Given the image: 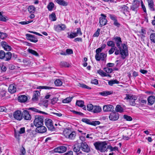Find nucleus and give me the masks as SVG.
I'll return each instance as SVG.
<instances>
[{
    "label": "nucleus",
    "instance_id": "obj_1",
    "mask_svg": "<svg viewBox=\"0 0 155 155\" xmlns=\"http://www.w3.org/2000/svg\"><path fill=\"white\" fill-rule=\"evenodd\" d=\"M113 40L114 41L117 47L120 50V54L123 59L125 58L127 55V48L125 44H122L121 38L118 36L114 38Z\"/></svg>",
    "mask_w": 155,
    "mask_h": 155
},
{
    "label": "nucleus",
    "instance_id": "obj_2",
    "mask_svg": "<svg viewBox=\"0 0 155 155\" xmlns=\"http://www.w3.org/2000/svg\"><path fill=\"white\" fill-rule=\"evenodd\" d=\"M94 145L96 150H100L101 152H104L107 149V144L105 141L96 142L94 143Z\"/></svg>",
    "mask_w": 155,
    "mask_h": 155
},
{
    "label": "nucleus",
    "instance_id": "obj_3",
    "mask_svg": "<svg viewBox=\"0 0 155 155\" xmlns=\"http://www.w3.org/2000/svg\"><path fill=\"white\" fill-rule=\"evenodd\" d=\"M137 99V97L136 96L128 94H126V97L124 98L125 100H129L130 104L132 106L135 105V101Z\"/></svg>",
    "mask_w": 155,
    "mask_h": 155
},
{
    "label": "nucleus",
    "instance_id": "obj_4",
    "mask_svg": "<svg viewBox=\"0 0 155 155\" xmlns=\"http://www.w3.org/2000/svg\"><path fill=\"white\" fill-rule=\"evenodd\" d=\"M44 119V117L42 116H35L34 121V124L35 126L43 125Z\"/></svg>",
    "mask_w": 155,
    "mask_h": 155
},
{
    "label": "nucleus",
    "instance_id": "obj_5",
    "mask_svg": "<svg viewBox=\"0 0 155 155\" xmlns=\"http://www.w3.org/2000/svg\"><path fill=\"white\" fill-rule=\"evenodd\" d=\"M81 121L87 124L94 126L99 125L100 124V122L99 121L91 120L87 118H83L82 119Z\"/></svg>",
    "mask_w": 155,
    "mask_h": 155
},
{
    "label": "nucleus",
    "instance_id": "obj_6",
    "mask_svg": "<svg viewBox=\"0 0 155 155\" xmlns=\"http://www.w3.org/2000/svg\"><path fill=\"white\" fill-rule=\"evenodd\" d=\"M80 146L81 150L86 153H88L90 151L89 147L85 142L83 141L80 143Z\"/></svg>",
    "mask_w": 155,
    "mask_h": 155
},
{
    "label": "nucleus",
    "instance_id": "obj_7",
    "mask_svg": "<svg viewBox=\"0 0 155 155\" xmlns=\"http://www.w3.org/2000/svg\"><path fill=\"white\" fill-rule=\"evenodd\" d=\"M45 123L46 126L49 130H54V128L53 125L52 121L51 119H45Z\"/></svg>",
    "mask_w": 155,
    "mask_h": 155
},
{
    "label": "nucleus",
    "instance_id": "obj_8",
    "mask_svg": "<svg viewBox=\"0 0 155 155\" xmlns=\"http://www.w3.org/2000/svg\"><path fill=\"white\" fill-rule=\"evenodd\" d=\"M66 28V25L64 24H60L54 25V30L57 32L64 30Z\"/></svg>",
    "mask_w": 155,
    "mask_h": 155
},
{
    "label": "nucleus",
    "instance_id": "obj_9",
    "mask_svg": "<svg viewBox=\"0 0 155 155\" xmlns=\"http://www.w3.org/2000/svg\"><path fill=\"white\" fill-rule=\"evenodd\" d=\"M13 117L15 119L21 120L22 119V115L21 110H18L15 111L13 113Z\"/></svg>",
    "mask_w": 155,
    "mask_h": 155
},
{
    "label": "nucleus",
    "instance_id": "obj_10",
    "mask_svg": "<svg viewBox=\"0 0 155 155\" xmlns=\"http://www.w3.org/2000/svg\"><path fill=\"white\" fill-rule=\"evenodd\" d=\"M140 2L138 1H135L134 3L130 6V9L136 13L139 6Z\"/></svg>",
    "mask_w": 155,
    "mask_h": 155
},
{
    "label": "nucleus",
    "instance_id": "obj_11",
    "mask_svg": "<svg viewBox=\"0 0 155 155\" xmlns=\"http://www.w3.org/2000/svg\"><path fill=\"white\" fill-rule=\"evenodd\" d=\"M26 38L31 42L36 43L38 41L37 37L34 35L27 34L26 35Z\"/></svg>",
    "mask_w": 155,
    "mask_h": 155
},
{
    "label": "nucleus",
    "instance_id": "obj_12",
    "mask_svg": "<svg viewBox=\"0 0 155 155\" xmlns=\"http://www.w3.org/2000/svg\"><path fill=\"white\" fill-rule=\"evenodd\" d=\"M101 15L102 16L100 18L99 23L101 26H103L106 25L107 23V21L106 18V16L103 14H101Z\"/></svg>",
    "mask_w": 155,
    "mask_h": 155
},
{
    "label": "nucleus",
    "instance_id": "obj_13",
    "mask_svg": "<svg viewBox=\"0 0 155 155\" xmlns=\"http://www.w3.org/2000/svg\"><path fill=\"white\" fill-rule=\"evenodd\" d=\"M35 126L37 127L36 131L38 133H45L47 131V128L43 126V125Z\"/></svg>",
    "mask_w": 155,
    "mask_h": 155
},
{
    "label": "nucleus",
    "instance_id": "obj_14",
    "mask_svg": "<svg viewBox=\"0 0 155 155\" xmlns=\"http://www.w3.org/2000/svg\"><path fill=\"white\" fill-rule=\"evenodd\" d=\"M22 118L25 120H29L31 119V117L28 111L26 110H24L22 113Z\"/></svg>",
    "mask_w": 155,
    "mask_h": 155
},
{
    "label": "nucleus",
    "instance_id": "obj_15",
    "mask_svg": "<svg viewBox=\"0 0 155 155\" xmlns=\"http://www.w3.org/2000/svg\"><path fill=\"white\" fill-rule=\"evenodd\" d=\"M109 118L110 120L113 121L117 120L119 118L118 114L115 112H113L110 114Z\"/></svg>",
    "mask_w": 155,
    "mask_h": 155
},
{
    "label": "nucleus",
    "instance_id": "obj_16",
    "mask_svg": "<svg viewBox=\"0 0 155 155\" xmlns=\"http://www.w3.org/2000/svg\"><path fill=\"white\" fill-rule=\"evenodd\" d=\"M1 45L4 50L7 51H9L12 49L11 47L5 41L1 42Z\"/></svg>",
    "mask_w": 155,
    "mask_h": 155
},
{
    "label": "nucleus",
    "instance_id": "obj_17",
    "mask_svg": "<svg viewBox=\"0 0 155 155\" xmlns=\"http://www.w3.org/2000/svg\"><path fill=\"white\" fill-rule=\"evenodd\" d=\"M114 107L111 105H106L104 106L103 110L104 112H108L114 111Z\"/></svg>",
    "mask_w": 155,
    "mask_h": 155
},
{
    "label": "nucleus",
    "instance_id": "obj_18",
    "mask_svg": "<svg viewBox=\"0 0 155 155\" xmlns=\"http://www.w3.org/2000/svg\"><path fill=\"white\" fill-rule=\"evenodd\" d=\"M66 147L64 146H60L54 149L55 152L62 153L66 151Z\"/></svg>",
    "mask_w": 155,
    "mask_h": 155
},
{
    "label": "nucleus",
    "instance_id": "obj_19",
    "mask_svg": "<svg viewBox=\"0 0 155 155\" xmlns=\"http://www.w3.org/2000/svg\"><path fill=\"white\" fill-rule=\"evenodd\" d=\"M40 95V92L38 91H34L33 92V95L32 100L33 101H36L38 100V97Z\"/></svg>",
    "mask_w": 155,
    "mask_h": 155
},
{
    "label": "nucleus",
    "instance_id": "obj_20",
    "mask_svg": "<svg viewBox=\"0 0 155 155\" xmlns=\"http://www.w3.org/2000/svg\"><path fill=\"white\" fill-rule=\"evenodd\" d=\"M106 56V54L102 53L99 54V56H98L99 57L98 59L96 57V55H95V58L97 61H99L101 60H104Z\"/></svg>",
    "mask_w": 155,
    "mask_h": 155
},
{
    "label": "nucleus",
    "instance_id": "obj_21",
    "mask_svg": "<svg viewBox=\"0 0 155 155\" xmlns=\"http://www.w3.org/2000/svg\"><path fill=\"white\" fill-rule=\"evenodd\" d=\"M155 96H149L147 99V101L149 104L150 105H153L155 102Z\"/></svg>",
    "mask_w": 155,
    "mask_h": 155
},
{
    "label": "nucleus",
    "instance_id": "obj_22",
    "mask_svg": "<svg viewBox=\"0 0 155 155\" xmlns=\"http://www.w3.org/2000/svg\"><path fill=\"white\" fill-rule=\"evenodd\" d=\"M8 91L11 94L15 93L16 91V88L13 84H11L9 85L8 88Z\"/></svg>",
    "mask_w": 155,
    "mask_h": 155
},
{
    "label": "nucleus",
    "instance_id": "obj_23",
    "mask_svg": "<svg viewBox=\"0 0 155 155\" xmlns=\"http://www.w3.org/2000/svg\"><path fill=\"white\" fill-rule=\"evenodd\" d=\"M148 3V5L150 8V10L151 11L155 10L153 7L154 3L153 0H147Z\"/></svg>",
    "mask_w": 155,
    "mask_h": 155
},
{
    "label": "nucleus",
    "instance_id": "obj_24",
    "mask_svg": "<svg viewBox=\"0 0 155 155\" xmlns=\"http://www.w3.org/2000/svg\"><path fill=\"white\" fill-rule=\"evenodd\" d=\"M59 5L66 6L68 5V3L64 0H54Z\"/></svg>",
    "mask_w": 155,
    "mask_h": 155
},
{
    "label": "nucleus",
    "instance_id": "obj_25",
    "mask_svg": "<svg viewBox=\"0 0 155 155\" xmlns=\"http://www.w3.org/2000/svg\"><path fill=\"white\" fill-rule=\"evenodd\" d=\"M18 100L21 102H25L27 101V97L25 95H21L18 97Z\"/></svg>",
    "mask_w": 155,
    "mask_h": 155
},
{
    "label": "nucleus",
    "instance_id": "obj_26",
    "mask_svg": "<svg viewBox=\"0 0 155 155\" xmlns=\"http://www.w3.org/2000/svg\"><path fill=\"white\" fill-rule=\"evenodd\" d=\"M120 8L121 9L120 11L126 15L125 13L128 12L129 8L126 5H124L121 6Z\"/></svg>",
    "mask_w": 155,
    "mask_h": 155
},
{
    "label": "nucleus",
    "instance_id": "obj_27",
    "mask_svg": "<svg viewBox=\"0 0 155 155\" xmlns=\"http://www.w3.org/2000/svg\"><path fill=\"white\" fill-rule=\"evenodd\" d=\"M6 55L4 58L5 60L6 61H9L11 60L12 57V54L10 52H8L5 53Z\"/></svg>",
    "mask_w": 155,
    "mask_h": 155
},
{
    "label": "nucleus",
    "instance_id": "obj_28",
    "mask_svg": "<svg viewBox=\"0 0 155 155\" xmlns=\"http://www.w3.org/2000/svg\"><path fill=\"white\" fill-rule=\"evenodd\" d=\"M69 135L68 138L70 140H73L75 138L76 133L75 131L71 130Z\"/></svg>",
    "mask_w": 155,
    "mask_h": 155
},
{
    "label": "nucleus",
    "instance_id": "obj_29",
    "mask_svg": "<svg viewBox=\"0 0 155 155\" xmlns=\"http://www.w3.org/2000/svg\"><path fill=\"white\" fill-rule=\"evenodd\" d=\"M81 148L80 143L76 144L73 146L74 151L76 153L79 151Z\"/></svg>",
    "mask_w": 155,
    "mask_h": 155
},
{
    "label": "nucleus",
    "instance_id": "obj_30",
    "mask_svg": "<svg viewBox=\"0 0 155 155\" xmlns=\"http://www.w3.org/2000/svg\"><path fill=\"white\" fill-rule=\"evenodd\" d=\"M93 112L94 113H98L101 110V108L99 106H95L94 107Z\"/></svg>",
    "mask_w": 155,
    "mask_h": 155
},
{
    "label": "nucleus",
    "instance_id": "obj_31",
    "mask_svg": "<svg viewBox=\"0 0 155 155\" xmlns=\"http://www.w3.org/2000/svg\"><path fill=\"white\" fill-rule=\"evenodd\" d=\"M84 102L82 101H77L76 103V104L78 106L81 107H83L84 109H85L86 107L84 105Z\"/></svg>",
    "mask_w": 155,
    "mask_h": 155
},
{
    "label": "nucleus",
    "instance_id": "obj_32",
    "mask_svg": "<svg viewBox=\"0 0 155 155\" xmlns=\"http://www.w3.org/2000/svg\"><path fill=\"white\" fill-rule=\"evenodd\" d=\"M28 110H32V111H33L34 112H38V113H42V114H47L46 113H45L44 112H43V111H40L39 110H38V109H36L34 107H30V108H28Z\"/></svg>",
    "mask_w": 155,
    "mask_h": 155
},
{
    "label": "nucleus",
    "instance_id": "obj_33",
    "mask_svg": "<svg viewBox=\"0 0 155 155\" xmlns=\"http://www.w3.org/2000/svg\"><path fill=\"white\" fill-rule=\"evenodd\" d=\"M71 130L70 129H66L64 130L63 134L66 138H68L69 135V134L71 133Z\"/></svg>",
    "mask_w": 155,
    "mask_h": 155
},
{
    "label": "nucleus",
    "instance_id": "obj_34",
    "mask_svg": "<svg viewBox=\"0 0 155 155\" xmlns=\"http://www.w3.org/2000/svg\"><path fill=\"white\" fill-rule=\"evenodd\" d=\"M28 52L33 55H34L36 56H38V54L35 51L32 49L29 48L27 50Z\"/></svg>",
    "mask_w": 155,
    "mask_h": 155
},
{
    "label": "nucleus",
    "instance_id": "obj_35",
    "mask_svg": "<svg viewBox=\"0 0 155 155\" xmlns=\"http://www.w3.org/2000/svg\"><path fill=\"white\" fill-rule=\"evenodd\" d=\"M28 10L30 13H34L35 11V8L33 6L31 5L28 7Z\"/></svg>",
    "mask_w": 155,
    "mask_h": 155
},
{
    "label": "nucleus",
    "instance_id": "obj_36",
    "mask_svg": "<svg viewBox=\"0 0 155 155\" xmlns=\"http://www.w3.org/2000/svg\"><path fill=\"white\" fill-rule=\"evenodd\" d=\"M49 18L53 21H54L56 20V15L54 13H52L49 15Z\"/></svg>",
    "mask_w": 155,
    "mask_h": 155
},
{
    "label": "nucleus",
    "instance_id": "obj_37",
    "mask_svg": "<svg viewBox=\"0 0 155 155\" xmlns=\"http://www.w3.org/2000/svg\"><path fill=\"white\" fill-rule=\"evenodd\" d=\"M54 4L52 2H50L49 3L47 6V8L49 11H51L52 10L54 7Z\"/></svg>",
    "mask_w": 155,
    "mask_h": 155
},
{
    "label": "nucleus",
    "instance_id": "obj_38",
    "mask_svg": "<svg viewBox=\"0 0 155 155\" xmlns=\"http://www.w3.org/2000/svg\"><path fill=\"white\" fill-rule=\"evenodd\" d=\"M108 84L110 86H112L113 84H118L119 83V82L116 80H110L108 82Z\"/></svg>",
    "mask_w": 155,
    "mask_h": 155
},
{
    "label": "nucleus",
    "instance_id": "obj_39",
    "mask_svg": "<svg viewBox=\"0 0 155 155\" xmlns=\"http://www.w3.org/2000/svg\"><path fill=\"white\" fill-rule=\"evenodd\" d=\"M53 88L51 87H48L46 86H39L37 87V89H51Z\"/></svg>",
    "mask_w": 155,
    "mask_h": 155
},
{
    "label": "nucleus",
    "instance_id": "obj_40",
    "mask_svg": "<svg viewBox=\"0 0 155 155\" xmlns=\"http://www.w3.org/2000/svg\"><path fill=\"white\" fill-rule=\"evenodd\" d=\"M111 94V93L110 91H104L100 93V94L104 96H107L110 94Z\"/></svg>",
    "mask_w": 155,
    "mask_h": 155
},
{
    "label": "nucleus",
    "instance_id": "obj_41",
    "mask_svg": "<svg viewBox=\"0 0 155 155\" xmlns=\"http://www.w3.org/2000/svg\"><path fill=\"white\" fill-rule=\"evenodd\" d=\"M116 111L117 112H122L123 111V109L122 107H121L120 105H117L115 108Z\"/></svg>",
    "mask_w": 155,
    "mask_h": 155
},
{
    "label": "nucleus",
    "instance_id": "obj_42",
    "mask_svg": "<svg viewBox=\"0 0 155 155\" xmlns=\"http://www.w3.org/2000/svg\"><path fill=\"white\" fill-rule=\"evenodd\" d=\"M54 84L56 86H59L62 85V82L60 80L58 79L55 81Z\"/></svg>",
    "mask_w": 155,
    "mask_h": 155
},
{
    "label": "nucleus",
    "instance_id": "obj_43",
    "mask_svg": "<svg viewBox=\"0 0 155 155\" xmlns=\"http://www.w3.org/2000/svg\"><path fill=\"white\" fill-rule=\"evenodd\" d=\"M72 97H68L65 98L62 101V102L64 103H68L70 102L72 99Z\"/></svg>",
    "mask_w": 155,
    "mask_h": 155
},
{
    "label": "nucleus",
    "instance_id": "obj_44",
    "mask_svg": "<svg viewBox=\"0 0 155 155\" xmlns=\"http://www.w3.org/2000/svg\"><path fill=\"white\" fill-rule=\"evenodd\" d=\"M150 38L151 41L155 43V33L151 34Z\"/></svg>",
    "mask_w": 155,
    "mask_h": 155
},
{
    "label": "nucleus",
    "instance_id": "obj_45",
    "mask_svg": "<svg viewBox=\"0 0 155 155\" xmlns=\"http://www.w3.org/2000/svg\"><path fill=\"white\" fill-rule=\"evenodd\" d=\"M107 45L108 46L111 47H116L115 46V44L114 43V41H107Z\"/></svg>",
    "mask_w": 155,
    "mask_h": 155
},
{
    "label": "nucleus",
    "instance_id": "obj_46",
    "mask_svg": "<svg viewBox=\"0 0 155 155\" xmlns=\"http://www.w3.org/2000/svg\"><path fill=\"white\" fill-rule=\"evenodd\" d=\"M60 65L62 67H68L69 66V64L65 61H62L60 63Z\"/></svg>",
    "mask_w": 155,
    "mask_h": 155
},
{
    "label": "nucleus",
    "instance_id": "obj_47",
    "mask_svg": "<svg viewBox=\"0 0 155 155\" xmlns=\"http://www.w3.org/2000/svg\"><path fill=\"white\" fill-rule=\"evenodd\" d=\"M27 132L28 133H30V135L32 137L34 136L36 134V132H37L36 131V130H27Z\"/></svg>",
    "mask_w": 155,
    "mask_h": 155
},
{
    "label": "nucleus",
    "instance_id": "obj_48",
    "mask_svg": "<svg viewBox=\"0 0 155 155\" xmlns=\"http://www.w3.org/2000/svg\"><path fill=\"white\" fill-rule=\"evenodd\" d=\"M97 72L102 77H105L106 76V73L101 70H98Z\"/></svg>",
    "mask_w": 155,
    "mask_h": 155
},
{
    "label": "nucleus",
    "instance_id": "obj_49",
    "mask_svg": "<svg viewBox=\"0 0 155 155\" xmlns=\"http://www.w3.org/2000/svg\"><path fill=\"white\" fill-rule=\"evenodd\" d=\"M5 55V53L3 51H0V58L1 59H4Z\"/></svg>",
    "mask_w": 155,
    "mask_h": 155
},
{
    "label": "nucleus",
    "instance_id": "obj_50",
    "mask_svg": "<svg viewBox=\"0 0 155 155\" xmlns=\"http://www.w3.org/2000/svg\"><path fill=\"white\" fill-rule=\"evenodd\" d=\"M104 69L105 71L108 73H111L113 71V69L107 67L104 68Z\"/></svg>",
    "mask_w": 155,
    "mask_h": 155
},
{
    "label": "nucleus",
    "instance_id": "obj_51",
    "mask_svg": "<svg viewBox=\"0 0 155 155\" xmlns=\"http://www.w3.org/2000/svg\"><path fill=\"white\" fill-rule=\"evenodd\" d=\"M78 86L80 87H81L83 88H86L88 89H90L91 88L86 85L83 84H79Z\"/></svg>",
    "mask_w": 155,
    "mask_h": 155
},
{
    "label": "nucleus",
    "instance_id": "obj_52",
    "mask_svg": "<svg viewBox=\"0 0 155 155\" xmlns=\"http://www.w3.org/2000/svg\"><path fill=\"white\" fill-rule=\"evenodd\" d=\"M102 48H98L96 50V57L97 58H98L99 57H98L99 56V54L100 53V52H101L102 50Z\"/></svg>",
    "mask_w": 155,
    "mask_h": 155
},
{
    "label": "nucleus",
    "instance_id": "obj_53",
    "mask_svg": "<svg viewBox=\"0 0 155 155\" xmlns=\"http://www.w3.org/2000/svg\"><path fill=\"white\" fill-rule=\"evenodd\" d=\"M7 35L5 33L0 32V38L3 39L6 37Z\"/></svg>",
    "mask_w": 155,
    "mask_h": 155
},
{
    "label": "nucleus",
    "instance_id": "obj_54",
    "mask_svg": "<svg viewBox=\"0 0 155 155\" xmlns=\"http://www.w3.org/2000/svg\"><path fill=\"white\" fill-rule=\"evenodd\" d=\"M124 119L128 121H131L132 120V117L130 116L127 115H124Z\"/></svg>",
    "mask_w": 155,
    "mask_h": 155
},
{
    "label": "nucleus",
    "instance_id": "obj_55",
    "mask_svg": "<svg viewBox=\"0 0 155 155\" xmlns=\"http://www.w3.org/2000/svg\"><path fill=\"white\" fill-rule=\"evenodd\" d=\"M93 106L91 104H88L87 106V110L90 111L91 110H93L94 108Z\"/></svg>",
    "mask_w": 155,
    "mask_h": 155
},
{
    "label": "nucleus",
    "instance_id": "obj_56",
    "mask_svg": "<svg viewBox=\"0 0 155 155\" xmlns=\"http://www.w3.org/2000/svg\"><path fill=\"white\" fill-rule=\"evenodd\" d=\"M77 36V35H76L75 33L71 32L68 37L71 38H73Z\"/></svg>",
    "mask_w": 155,
    "mask_h": 155
},
{
    "label": "nucleus",
    "instance_id": "obj_57",
    "mask_svg": "<svg viewBox=\"0 0 155 155\" xmlns=\"http://www.w3.org/2000/svg\"><path fill=\"white\" fill-rule=\"evenodd\" d=\"M116 49V47H112L109 51L108 52L110 54L113 53L115 50Z\"/></svg>",
    "mask_w": 155,
    "mask_h": 155
},
{
    "label": "nucleus",
    "instance_id": "obj_58",
    "mask_svg": "<svg viewBox=\"0 0 155 155\" xmlns=\"http://www.w3.org/2000/svg\"><path fill=\"white\" fill-rule=\"evenodd\" d=\"M78 36V35H82L81 29L80 28H78L77 29V32L75 33Z\"/></svg>",
    "mask_w": 155,
    "mask_h": 155
},
{
    "label": "nucleus",
    "instance_id": "obj_59",
    "mask_svg": "<svg viewBox=\"0 0 155 155\" xmlns=\"http://www.w3.org/2000/svg\"><path fill=\"white\" fill-rule=\"evenodd\" d=\"M0 68L1 69L2 71H5L7 70V68L4 65H0Z\"/></svg>",
    "mask_w": 155,
    "mask_h": 155
},
{
    "label": "nucleus",
    "instance_id": "obj_60",
    "mask_svg": "<svg viewBox=\"0 0 155 155\" xmlns=\"http://www.w3.org/2000/svg\"><path fill=\"white\" fill-rule=\"evenodd\" d=\"M91 83L95 85H97L98 84V81L97 79H93L91 80Z\"/></svg>",
    "mask_w": 155,
    "mask_h": 155
},
{
    "label": "nucleus",
    "instance_id": "obj_61",
    "mask_svg": "<svg viewBox=\"0 0 155 155\" xmlns=\"http://www.w3.org/2000/svg\"><path fill=\"white\" fill-rule=\"evenodd\" d=\"M32 21H21L20 22H19V23L21 24L22 25H26V24H28L29 23H31Z\"/></svg>",
    "mask_w": 155,
    "mask_h": 155
},
{
    "label": "nucleus",
    "instance_id": "obj_62",
    "mask_svg": "<svg viewBox=\"0 0 155 155\" xmlns=\"http://www.w3.org/2000/svg\"><path fill=\"white\" fill-rule=\"evenodd\" d=\"M100 29L98 28L97 31L94 33L93 35L94 37H98L99 35V32Z\"/></svg>",
    "mask_w": 155,
    "mask_h": 155
},
{
    "label": "nucleus",
    "instance_id": "obj_63",
    "mask_svg": "<svg viewBox=\"0 0 155 155\" xmlns=\"http://www.w3.org/2000/svg\"><path fill=\"white\" fill-rule=\"evenodd\" d=\"M141 5L142 8L143 9L144 12L146 13L147 11L145 7L143 4V2L141 1Z\"/></svg>",
    "mask_w": 155,
    "mask_h": 155
},
{
    "label": "nucleus",
    "instance_id": "obj_64",
    "mask_svg": "<svg viewBox=\"0 0 155 155\" xmlns=\"http://www.w3.org/2000/svg\"><path fill=\"white\" fill-rule=\"evenodd\" d=\"M7 20L6 19V18L5 16L2 15L1 16H0V21L5 22Z\"/></svg>",
    "mask_w": 155,
    "mask_h": 155
}]
</instances>
